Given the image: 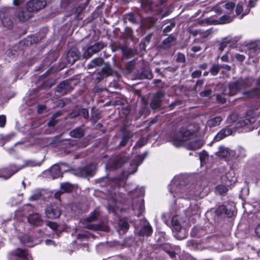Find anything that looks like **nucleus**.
<instances>
[{"label": "nucleus", "mask_w": 260, "mask_h": 260, "mask_svg": "<svg viewBox=\"0 0 260 260\" xmlns=\"http://www.w3.org/2000/svg\"><path fill=\"white\" fill-rule=\"evenodd\" d=\"M252 80L249 78H240L238 80L231 82L224 86L223 93L225 95L233 96L243 89L251 86Z\"/></svg>", "instance_id": "1"}, {"label": "nucleus", "mask_w": 260, "mask_h": 260, "mask_svg": "<svg viewBox=\"0 0 260 260\" xmlns=\"http://www.w3.org/2000/svg\"><path fill=\"white\" fill-rule=\"evenodd\" d=\"M193 134V130H188L185 127H181L171 134L168 139L176 147H180L184 142L190 139Z\"/></svg>", "instance_id": "2"}, {"label": "nucleus", "mask_w": 260, "mask_h": 260, "mask_svg": "<svg viewBox=\"0 0 260 260\" xmlns=\"http://www.w3.org/2000/svg\"><path fill=\"white\" fill-rule=\"evenodd\" d=\"M232 21V18L231 16L224 15L220 17L218 19H215L213 17L206 18L199 22V24L200 25H203L204 24L207 25H219L228 23Z\"/></svg>", "instance_id": "3"}, {"label": "nucleus", "mask_w": 260, "mask_h": 260, "mask_svg": "<svg viewBox=\"0 0 260 260\" xmlns=\"http://www.w3.org/2000/svg\"><path fill=\"white\" fill-rule=\"evenodd\" d=\"M42 175L45 178L52 179L63 177V173L61 171L58 164L52 165L49 169L43 172Z\"/></svg>", "instance_id": "4"}, {"label": "nucleus", "mask_w": 260, "mask_h": 260, "mask_svg": "<svg viewBox=\"0 0 260 260\" xmlns=\"http://www.w3.org/2000/svg\"><path fill=\"white\" fill-rule=\"evenodd\" d=\"M95 170V165L91 164L83 168H78L76 170V174L83 177L92 176L93 175Z\"/></svg>", "instance_id": "5"}, {"label": "nucleus", "mask_w": 260, "mask_h": 260, "mask_svg": "<svg viewBox=\"0 0 260 260\" xmlns=\"http://www.w3.org/2000/svg\"><path fill=\"white\" fill-rule=\"evenodd\" d=\"M46 0H30L27 3L28 8L34 13L43 9L46 5Z\"/></svg>", "instance_id": "6"}, {"label": "nucleus", "mask_w": 260, "mask_h": 260, "mask_svg": "<svg viewBox=\"0 0 260 260\" xmlns=\"http://www.w3.org/2000/svg\"><path fill=\"white\" fill-rule=\"evenodd\" d=\"M46 217L48 218L55 219L59 217L61 214L60 209L55 205L47 206L45 210Z\"/></svg>", "instance_id": "7"}, {"label": "nucleus", "mask_w": 260, "mask_h": 260, "mask_svg": "<svg viewBox=\"0 0 260 260\" xmlns=\"http://www.w3.org/2000/svg\"><path fill=\"white\" fill-rule=\"evenodd\" d=\"M104 47V44L102 43H96L89 46L83 54V57L85 58L90 57L93 54L99 52Z\"/></svg>", "instance_id": "8"}, {"label": "nucleus", "mask_w": 260, "mask_h": 260, "mask_svg": "<svg viewBox=\"0 0 260 260\" xmlns=\"http://www.w3.org/2000/svg\"><path fill=\"white\" fill-rule=\"evenodd\" d=\"M164 93L161 91H158L155 93L150 103V106L152 109H157L159 108L161 106V103L162 99L164 96Z\"/></svg>", "instance_id": "9"}, {"label": "nucleus", "mask_w": 260, "mask_h": 260, "mask_svg": "<svg viewBox=\"0 0 260 260\" xmlns=\"http://www.w3.org/2000/svg\"><path fill=\"white\" fill-rule=\"evenodd\" d=\"M33 13L26 5L25 8L22 9L18 12L17 17L21 21H26L33 16Z\"/></svg>", "instance_id": "10"}, {"label": "nucleus", "mask_w": 260, "mask_h": 260, "mask_svg": "<svg viewBox=\"0 0 260 260\" xmlns=\"http://www.w3.org/2000/svg\"><path fill=\"white\" fill-rule=\"evenodd\" d=\"M79 59V52L76 47L71 48L67 53V59L69 63L74 64Z\"/></svg>", "instance_id": "11"}, {"label": "nucleus", "mask_w": 260, "mask_h": 260, "mask_svg": "<svg viewBox=\"0 0 260 260\" xmlns=\"http://www.w3.org/2000/svg\"><path fill=\"white\" fill-rule=\"evenodd\" d=\"M73 87L69 81L66 80L61 82L56 87V91L62 95L67 94L72 90Z\"/></svg>", "instance_id": "12"}, {"label": "nucleus", "mask_w": 260, "mask_h": 260, "mask_svg": "<svg viewBox=\"0 0 260 260\" xmlns=\"http://www.w3.org/2000/svg\"><path fill=\"white\" fill-rule=\"evenodd\" d=\"M232 129L229 126H226L222 128L216 134L214 138V140L216 142L219 141L225 137L232 135Z\"/></svg>", "instance_id": "13"}, {"label": "nucleus", "mask_w": 260, "mask_h": 260, "mask_svg": "<svg viewBox=\"0 0 260 260\" xmlns=\"http://www.w3.org/2000/svg\"><path fill=\"white\" fill-rule=\"evenodd\" d=\"M29 223L35 226H41L43 222L41 215L37 213H34L30 214L27 218Z\"/></svg>", "instance_id": "14"}, {"label": "nucleus", "mask_w": 260, "mask_h": 260, "mask_svg": "<svg viewBox=\"0 0 260 260\" xmlns=\"http://www.w3.org/2000/svg\"><path fill=\"white\" fill-rule=\"evenodd\" d=\"M0 18L4 27L10 28L13 24V21L11 17L7 12H0Z\"/></svg>", "instance_id": "15"}, {"label": "nucleus", "mask_w": 260, "mask_h": 260, "mask_svg": "<svg viewBox=\"0 0 260 260\" xmlns=\"http://www.w3.org/2000/svg\"><path fill=\"white\" fill-rule=\"evenodd\" d=\"M23 168V166L18 167L15 165H10L8 168L3 169L1 171L2 173L8 172L9 175L8 176L4 177L1 175L0 177H4L6 179L10 178L12 175L17 173L19 170L22 169Z\"/></svg>", "instance_id": "16"}, {"label": "nucleus", "mask_w": 260, "mask_h": 260, "mask_svg": "<svg viewBox=\"0 0 260 260\" xmlns=\"http://www.w3.org/2000/svg\"><path fill=\"white\" fill-rule=\"evenodd\" d=\"M177 38L172 35H170L164 39L162 42V47L165 49H168L175 44Z\"/></svg>", "instance_id": "17"}, {"label": "nucleus", "mask_w": 260, "mask_h": 260, "mask_svg": "<svg viewBox=\"0 0 260 260\" xmlns=\"http://www.w3.org/2000/svg\"><path fill=\"white\" fill-rule=\"evenodd\" d=\"M215 213L217 215L220 216L225 214L227 217H231L233 215V212L231 210H229L225 205H222L219 206L215 210Z\"/></svg>", "instance_id": "18"}, {"label": "nucleus", "mask_w": 260, "mask_h": 260, "mask_svg": "<svg viewBox=\"0 0 260 260\" xmlns=\"http://www.w3.org/2000/svg\"><path fill=\"white\" fill-rule=\"evenodd\" d=\"M134 134L130 131L126 130L124 132L121 140L119 144L120 146H124L126 145L129 139L133 137Z\"/></svg>", "instance_id": "19"}, {"label": "nucleus", "mask_w": 260, "mask_h": 260, "mask_svg": "<svg viewBox=\"0 0 260 260\" xmlns=\"http://www.w3.org/2000/svg\"><path fill=\"white\" fill-rule=\"evenodd\" d=\"M202 143L199 140H194L189 142L186 145V148L188 150H196L200 149L202 146Z\"/></svg>", "instance_id": "20"}, {"label": "nucleus", "mask_w": 260, "mask_h": 260, "mask_svg": "<svg viewBox=\"0 0 260 260\" xmlns=\"http://www.w3.org/2000/svg\"><path fill=\"white\" fill-rule=\"evenodd\" d=\"M222 120V119L220 116H216L209 119L207 121L206 125L210 127H215L219 125Z\"/></svg>", "instance_id": "21"}, {"label": "nucleus", "mask_w": 260, "mask_h": 260, "mask_svg": "<svg viewBox=\"0 0 260 260\" xmlns=\"http://www.w3.org/2000/svg\"><path fill=\"white\" fill-rule=\"evenodd\" d=\"M162 249L167 252L171 258H174L176 256V253L174 251V247L169 243H165L162 245Z\"/></svg>", "instance_id": "22"}, {"label": "nucleus", "mask_w": 260, "mask_h": 260, "mask_svg": "<svg viewBox=\"0 0 260 260\" xmlns=\"http://www.w3.org/2000/svg\"><path fill=\"white\" fill-rule=\"evenodd\" d=\"M19 240L21 243L27 247H32L34 246L32 238L28 235L22 236L19 238Z\"/></svg>", "instance_id": "23"}, {"label": "nucleus", "mask_w": 260, "mask_h": 260, "mask_svg": "<svg viewBox=\"0 0 260 260\" xmlns=\"http://www.w3.org/2000/svg\"><path fill=\"white\" fill-rule=\"evenodd\" d=\"M63 113L61 111H57L52 115V117H51L50 119L49 120V121L47 123V125L49 127H53L58 122V120L56 119V118L62 115Z\"/></svg>", "instance_id": "24"}, {"label": "nucleus", "mask_w": 260, "mask_h": 260, "mask_svg": "<svg viewBox=\"0 0 260 260\" xmlns=\"http://www.w3.org/2000/svg\"><path fill=\"white\" fill-rule=\"evenodd\" d=\"M152 228L148 223L146 225H144L139 231V234L142 236H150L152 233Z\"/></svg>", "instance_id": "25"}, {"label": "nucleus", "mask_w": 260, "mask_h": 260, "mask_svg": "<svg viewBox=\"0 0 260 260\" xmlns=\"http://www.w3.org/2000/svg\"><path fill=\"white\" fill-rule=\"evenodd\" d=\"M102 72L106 77L113 75L115 73V72L108 62L105 63L104 66L102 69Z\"/></svg>", "instance_id": "26"}, {"label": "nucleus", "mask_w": 260, "mask_h": 260, "mask_svg": "<svg viewBox=\"0 0 260 260\" xmlns=\"http://www.w3.org/2000/svg\"><path fill=\"white\" fill-rule=\"evenodd\" d=\"M72 137L76 138H80L84 135V131L80 127H77L71 131L70 133Z\"/></svg>", "instance_id": "27"}, {"label": "nucleus", "mask_w": 260, "mask_h": 260, "mask_svg": "<svg viewBox=\"0 0 260 260\" xmlns=\"http://www.w3.org/2000/svg\"><path fill=\"white\" fill-rule=\"evenodd\" d=\"M156 21L154 18L148 17L143 21V25L147 28H150L154 26Z\"/></svg>", "instance_id": "28"}, {"label": "nucleus", "mask_w": 260, "mask_h": 260, "mask_svg": "<svg viewBox=\"0 0 260 260\" xmlns=\"http://www.w3.org/2000/svg\"><path fill=\"white\" fill-rule=\"evenodd\" d=\"M103 59L101 57H98L93 59L88 64L89 68H94L96 66H100L102 64Z\"/></svg>", "instance_id": "29"}, {"label": "nucleus", "mask_w": 260, "mask_h": 260, "mask_svg": "<svg viewBox=\"0 0 260 260\" xmlns=\"http://www.w3.org/2000/svg\"><path fill=\"white\" fill-rule=\"evenodd\" d=\"M14 254L17 256L21 257L23 259L26 257V256H28V253L27 250L24 249H22L20 248H17L14 252Z\"/></svg>", "instance_id": "30"}, {"label": "nucleus", "mask_w": 260, "mask_h": 260, "mask_svg": "<svg viewBox=\"0 0 260 260\" xmlns=\"http://www.w3.org/2000/svg\"><path fill=\"white\" fill-rule=\"evenodd\" d=\"M171 222L173 230H175L176 232H179L181 229V226L180 224L177 217H173Z\"/></svg>", "instance_id": "31"}, {"label": "nucleus", "mask_w": 260, "mask_h": 260, "mask_svg": "<svg viewBox=\"0 0 260 260\" xmlns=\"http://www.w3.org/2000/svg\"><path fill=\"white\" fill-rule=\"evenodd\" d=\"M230 154V152L227 148L224 147H220L219 150L217 152L216 155L220 157H226Z\"/></svg>", "instance_id": "32"}, {"label": "nucleus", "mask_w": 260, "mask_h": 260, "mask_svg": "<svg viewBox=\"0 0 260 260\" xmlns=\"http://www.w3.org/2000/svg\"><path fill=\"white\" fill-rule=\"evenodd\" d=\"M60 189L63 192H70L73 189V186L71 184L68 182L62 183L60 184Z\"/></svg>", "instance_id": "33"}, {"label": "nucleus", "mask_w": 260, "mask_h": 260, "mask_svg": "<svg viewBox=\"0 0 260 260\" xmlns=\"http://www.w3.org/2000/svg\"><path fill=\"white\" fill-rule=\"evenodd\" d=\"M99 215V213L96 210H94L90 213L89 216L85 219L86 221L91 222L95 220Z\"/></svg>", "instance_id": "34"}, {"label": "nucleus", "mask_w": 260, "mask_h": 260, "mask_svg": "<svg viewBox=\"0 0 260 260\" xmlns=\"http://www.w3.org/2000/svg\"><path fill=\"white\" fill-rule=\"evenodd\" d=\"M132 193L136 198L143 197L144 195V189L143 187L136 188L133 191Z\"/></svg>", "instance_id": "35"}, {"label": "nucleus", "mask_w": 260, "mask_h": 260, "mask_svg": "<svg viewBox=\"0 0 260 260\" xmlns=\"http://www.w3.org/2000/svg\"><path fill=\"white\" fill-rule=\"evenodd\" d=\"M202 232L204 231L202 229L197 227H194L191 230L190 235L192 237H200L202 236L201 233Z\"/></svg>", "instance_id": "36"}, {"label": "nucleus", "mask_w": 260, "mask_h": 260, "mask_svg": "<svg viewBox=\"0 0 260 260\" xmlns=\"http://www.w3.org/2000/svg\"><path fill=\"white\" fill-rule=\"evenodd\" d=\"M256 0H249L248 3V7L249 8L246 9L244 13H243L241 16V18H242L243 16L247 15L250 11V8L254 7L256 5Z\"/></svg>", "instance_id": "37"}, {"label": "nucleus", "mask_w": 260, "mask_h": 260, "mask_svg": "<svg viewBox=\"0 0 260 260\" xmlns=\"http://www.w3.org/2000/svg\"><path fill=\"white\" fill-rule=\"evenodd\" d=\"M216 190L220 195L223 196L226 193L228 189L225 185H219L216 186Z\"/></svg>", "instance_id": "38"}, {"label": "nucleus", "mask_w": 260, "mask_h": 260, "mask_svg": "<svg viewBox=\"0 0 260 260\" xmlns=\"http://www.w3.org/2000/svg\"><path fill=\"white\" fill-rule=\"evenodd\" d=\"M220 66L218 64H214L209 70L210 73L213 76H216L220 71Z\"/></svg>", "instance_id": "39"}, {"label": "nucleus", "mask_w": 260, "mask_h": 260, "mask_svg": "<svg viewBox=\"0 0 260 260\" xmlns=\"http://www.w3.org/2000/svg\"><path fill=\"white\" fill-rule=\"evenodd\" d=\"M124 18L126 20H127L132 23H137L136 18L133 13H128L124 15Z\"/></svg>", "instance_id": "40"}, {"label": "nucleus", "mask_w": 260, "mask_h": 260, "mask_svg": "<svg viewBox=\"0 0 260 260\" xmlns=\"http://www.w3.org/2000/svg\"><path fill=\"white\" fill-rule=\"evenodd\" d=\"M79 115H82L84 118L87 119L88 118L89 114L88 110L86 108L79 109Z\"/></svg>", "instance_id": "41"}, {"label": "nucleus", "mask_w": 260, "mask_h": 260, "mask_svg": "<svg viewBox=\"0 0 260 260\" xmlns=\"http://www.w3.org/2000/svg\"><path fill=\"white\" fill-rule=\"evenodd\" d=\"M113 183H115V185L116 187H119L120 186H123L125 184V180L121 178L115 179L114 180Z\"/></svg>", "instance_id": "42"}, {"label": "nucleus", "mask_w": 260, "mask_h": 260, "mask_svg": "<svg viewBox=\"0 0 260 260\" xmlns=\"http://www.w3.org/2000/svg\"><path fill=\"white\" fill-rule=\"evenodd\" d=\"M175 25L176 24L174 22H172L169 25L167 26L163 29V32L168 33L170 32L172 30V28L175 26Z\"/></svg>", "instance_id": "43"}, {"label": "nucleus", "mask_w": 260, "mask_h": 260, "mask_svg": "<svg viewBox=\"0 0 260 260\" xmlns=\"http://www.w3.org/2000/svg\"><path fill=\"white\" fill-rule=\"evenodd\" d=\"M119 227L121 230L126 231L129 228V224L127 221H120L119 222Z\"/></svg>", "instance_id": "44"}, {"label": "nucleus", "mask_w": 260, "mask_h": 260, "mask_svg": "<svg viewBox=\"0 0 260 260\" xmlns=\"http://www.w3.org/2000/svg\"><path fill=\"white\" fill-rule=\"evenodd\" d=\"M212 93V90L210 89L204 90L200 92V95L201 97H209Z\"/></svg>", "instance_id": "45"}, {"label": "nucleus", "mask_w": 260, "mask_h": 260, "mask_svg": "<svg viewBox=\"0 0 260 260\" xmlns=\"http://www.w3.org/2000/svg\"><path fill=\"white\" fill-rule=\"evenodd\" d=\"M176 61L181 63L184 62L185 61V55L182 53H178L176 58Z\"/></svg>", "instance_id": "46"}, {"label": "nucleus", "mask_w": 260, "mask_h": 260, "mask_svg": "<svg viewBox=\"0 0 260 260\" xmlns=\"http://www.w3.org/2000/svg\"><path fill=\"white\" fill-rule=\"evenodd\" d=\"M211 33V30L210 29H208L206 31H202L201 30H199V34L201 35V37L203 38H205L208 37L210 34Z\"/></svg>", "instance_id": "47"}, {"label": "nucleus", "mask_w": 260, "mask_h": 260, "mask_svg": "<svg viewBox=\"0 0 260 260\" xmlns=\"http://www.w3.org/2000/svg\"><path fill=\"white\" fill-rule=\"evenodd\" d=\"M47 225L54 231L57 230L58 226V224L56 222L50 221H47Z\"/></svg>", "instance_id": "48"}, {"label": "nucleus", "mask_w": 260, "mask_h": 260, "mask_svg": "<svg viewBox=\"0 0 260 260\" xmlns=\"http://www.w3.org/2000/svg\"><path fill=\"white\" fill-rule=\"evenodd\" d=\"M204 80L201 79V80H198L197 81L196 84L194 85L193 87V89L196 91H198V87H201L203 83H204Z\"/></svg>", "instance_id": "49"}, {"label": "nucleus", "mask_w": 260, "mask_h": 260, "mask_svg": "<svg viewBox=\"0 0 260 260\" xmlns=\"http://www.w3.org/2000/svg\"><path fill=\"white\" fill-rule=\"evenodd\" d=\"M142 74L145 76V78L147 79H151L153 78L152 72L150 70H145Z\"/></svg>", "instance_id": "50"}, {"label": "nucleus", "mask_w": 260, "mask_h": 260, "mask_svg": "<svg viewBox=\"0 0 260 260\" xmlns=\"http://www.w3.org/2000/svg\"><path fill=\"white\" fill-rule=\"evenodd\" d=\"M243 11V7L241 3H238L237 5L236 8V13L237 15H239L242 13Z\"/></svg>", "instance_id": "51"}, {"label": "nucleus", "mask_w": 260, "mask_h": 260, "mask_svg": "<svg viewBox=\"0 0 260 260\" xmlns=\"http://www.w3.org/2000/svg\"><path fill=\"white\" fill-rule=\"evenodd\" d=\"M42 194L40 192H37L31 196L29 200L30 201H36L39 199L41 197Z\"/></svg>", "instance_id": "52"}, {"label": "nucleus", "mask_w": 260, "mask_h": 260, "mask_svg": "<svg viewBox=\"0 0 260 260\" xmlns=\"http://www.w3.org/2000/svg\"><path fill=\"white\" fill-rule=\"evenodd\" d=\"M125 160V159L123 157H121L118 160L117 159L116 162H115V168L117 169L119 167H121L122 164L123 163H124V160Z\"/></svg>", "instance_id": "53"}, {"label": "nucleus", "mask_w": 260, "mask_h": 260, "mask_svg": "<svg viewBox=\"0 0 260 260\" xmlns=\"http://www.w3.org/2000/svg\"><path fill=\"white\" fill-rule=\"evenodd\" d=\"M202 72L200 70H196L191 73V77L193 78H199L201 76Z\"/></svg>", "instance_id": "54"}, {"label": "nucleus", "mask_w": 260, "mask_h": 260, "mask_svg": "<svg viewBox=\"0 0 260 260\" xmlns=\"http://www.w3.org/2000/svg\"><path fill=\"white\" fill-rule=\"evenodd\" d=\"M79 116V109L73 111L69 115L70 118H74Z\"/></svg>", "instance_id": "55"}, {"label": "nucleus", "mask_w": 260, "mask_h": 260, "mask_svg": "<svg viewBox=\"0 0 260 260\" xmlns=\"http://www.w3.org/2000/svg\"><path fill=\"white\" fill-rule=\"evenodd\" d=\"M238 151L239 154L238 155L239 157H244L246 156V150L242 147L238 148Z\"/></svg>", "instance_id": "56"}, {"label": "nucleus", "mask_w": 260, "mask_h": 260, "mask_svg": "<svg viewBox=\"0 0 260 260\" xmlns=\"http://www.w3.org/2000/svg\"><path fill=\"white\" fill-rule=\"evenodd\" d=\"M6 122V117L5 115H0V127H4Z\"/></svg>", "instance_id": "57"}, {"label": "nucleus", "mask_w": 260, "mask_h": 260, "mask_svg": "<svg viewBox=\"0 0 260 260\" xmlns=\"http://www.w3.org/2000/svg\"><path fill=\"white\" fill-rule=\"evenodd\" d=\"M235 6V4L233 2H229L225 5V8L229 10H232Z\"/></svg>", "instance_id": "58"}, {"label": "nucleus", "mask_w": 260, "mask_h": 260, "mask_svg": "<svg viewBox=\"0 0 260 260\" xmlns=\"http://www.w3.org/2000/svg\"><path fill=\"white\" fill-rule=\"evenodd\" d=\"M216 100L217 101L221 103V104H224L225 103V99L224 98L222 97L221 95L220 94H217L216 95Z\"/></svg>", "instance_id": "59"}, {"label": "nucleus", "mask_w": 260, "mask_h": 260, "mask_svg": "<svg viewBox=\"0 0 260 260\" xmlns=\"http://www.w3.org/2000/svg\"><path fill=\"white\" fill-rule=\"evenodd\" d=\"M86 228L89 230H94L95 231L98 230V226L95 224H89L86 225Z\"/></svg>", "instance_id": "60"}, {"label": "nucleus", "mask_w": 260, "mask_h": 260, "mask_svg": "<svg viewBox=\"0 0 260 260\" xmlns=\"http://www.w3.org/2000/svg\"><path fill=\"white\" fill-rule=\"evenodd\" d=\"M228 44H226L224 41H222V42L220 44V47L219 48V50L220 51H222L226 47Z\"/></svg>", "instance_id": "61"}, {"label": "nucleus", "mask_w": 260, "mask_h": 260, "mask_svg": "<svg viewBox=\"0 0 260 260\" xmlns=\"http://www.w3.org/2000/svg\"><path fill=\"white\" fill-rule=\"evenodd\" d=\"M220 66V68H222V69H224L225 70H226V71H230L231 70V67L228 65V64H221V65H219Z\"/></svg>", "instance_id": "62"}, {"label": "nucleus", "mask_w": 260, "mask_h": 260, "mask_svg": "<svg viewBox=\"0 0 260 260\" xmlns=\"http://www.w3.org/2000/svg\"><path fill=\"white\" fill-rule=\"evenodd\" d=\"M236 59L240 61H243L245 59V56L242 54H237L236 56Z\"/></svg>", "instance_id": "63"}, {"label": "nucleus", "mask_w": 260, "mask_h": 260, "mask_svg": "<svg viewBox=\"0 0 260 260\" xmlns=\"http://www.w3.org/2000/svg\"><path fill=\"white\" fill-rule=\"evenodd\" d=\"M255 232L256 235L260 238V223L255 228Z\"/></svg>", "instance_id": "64"}]
</instances>
